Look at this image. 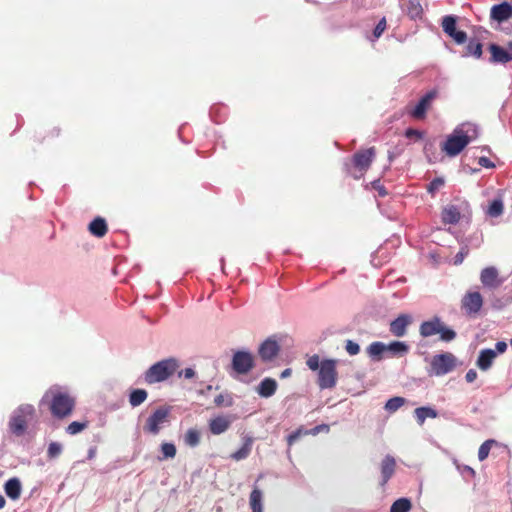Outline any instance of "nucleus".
Masks as SVG:
<instances>
[{
	"label": "nucleus",
	"instance_id": "nucleus-1",
	"mask_svg": "<svg viewBox=\"0 0 512 512\" xmlns=\"http://www.w3.org/2000/svg\"><path fill=\"white\" fill-rule=\"evenodd\" d=\"M479 135L478 126L476 124L466 122L458 125L453 132L447 137L442 145V151L448 156L455 157Z\"/></svg>",
	"mask_w": 512,
	"mask_h": 512
},
{
	"label": "nucleus",
	"instance_id": "nucleus-2",
	"mask_svg": "<svg viewBox=\"0 0 512 512\" xmlns=\"http://www.w3.org/2000/svg\"><path fill=\"white\" fill-rule=\"evenodd\" d=\"M75 398L59 387H51L45 392L40 404H47L51 414L57 419L70 416L75 407Z\"/></svg>",
	"mask_w": 512,
	"mask_h": 512
},
{
	"label": "nucleus",
	"instance_id": "nucleus-3",
	"mask_svg": "<svg viewBox=\"0 0 512 512\" xmlns=\"http://www.w3.org/2000/svg\"><path fill=\"white\" fill-rule=\"evenodd\" d=\"M374 157V147L360 150L356 152L350 160L344 162L343 169L354 179H359L369 169Z\"/></svg>",
	"mask_w": 512,
	"mask_h": 512
},
{
	"label": "nucleus",
	"instance_id": "nucleus-4",
	"mask_svg": "<svg viewBox=\"0 0 512 512\" xmlns=\"http://www.w3.org/2000/svg\"><path fill=\"white\" fill-rule=\"evenodd\" d=\"M179 368L175 358H168L153 364L144 375L147 384L159 383L170 378Z\"/></svg>",
	"mask_w": 512,
	"mask_h": 512
},
{
	"label": "nucleus",
	"instance_id": "nucleus-5",
	"mask_svg": "<svg viewBox=\"0 0 512 512\" xmlns=\"http://www.w3.org/2000/svg\"><path fill=\"white\" fill-rule=\"evenodd\" d=\"M419 332L420 335L425 338L439 334L440 339L445 342H450L456 337V332L446 327L438 317L424 321L420 325Z\"/></svg>",
	"mask_w": 512,
	"mask_h": 512
},
{
	"label": "nucleus",
	"instance_id": "nucleus-6",
	"mask_svg": "<svg viewBox=\"0 0 512 512\" xmlns=\"http://www.w3.org/2000/svg\"><path fill=\"white\" fill-rule=\"evenodd\" d=\"M34 414L35 409L32 405L24 404L19 406L9 421L11 432L16 436L23 435L26 431L28 421L33 418Z\"/></svg>",
	"mask_w": 512,
	"mask_h": 512
},
{
	"label": "nucleus",
	"instance_id": "nucleus-7",
	"mask_svg": "<svg viewBox=\"0 0 512 512\" xmlns=\"http://www.w3.org/2000/svg\"><path fill=\"white\" fill-rule=\"evenodd\" d=\"M337 360L325 359L321 361L320 369L318 370V386L321 389H332L337 384Z\"/></svg>",
	"mask_w": 512,
	"mask_h": 512
},
{
	"label": "nucleus",
	"instance_id": "nucleus-8",
	"mask_svg": "<svg viewBox=\"0 0 512 512\" xmlns=\"http://www.w3.org/2000/svg\"><path fill=\"white\" fill-rule=\"evenodd\" d=\"M457 359L450 353L445 352L433 356L430 363V375L442 376L454 370Z\"/></svg>",
	"mask_w": 512,
	"mask_h": 512
},
{
	"label": "nucleus",
	"instance_id": "nucleus-9",
	"mask_svg": "<svg viewBox=\"0 0 512 512\" xmlns=\"http://www.w3.org/2000/svg\"><path fill=\"white\" fill-rule=\"evenodd\" d=\"M170 409L168 407L157 408L147 419L143 431L147 434L157 435L164 424L169 422Z\"/></svg>",
	"mask_w": 512,
	"mask_h": 512
},
{
	"label": "nucleus",
	"instance_id": "nucleus-10",
	"mask_svg": "<svg viewBox=\"0 0 512 512\" xmlns=\"http://www.w3.org/2000/svg\"><path fill=\"white\" fill-rule=\"evenodd\" d=\"M483 297L478 291H469L461 299V309L468 317H476L483 306Z\"/></svg>",
	"mask_w": 512,
	"mask_h": 512
},
{
	"label": "nucleus",
	"instance_id": "nucleus-11",
	"mask_svg": "<svg viewBox=\"0 0 512 512\" xmlns=\"http://www.w3.org/2000/svg\"><path fill=\"white\" fill-rule=\"evenodd\" d=\"M438 91L436 89H432L426 92L415 105L414 108L408 111L410 117L422 120L426 117V113L428 109L431 107L433 101L437 98Z\"/></svg>",
	"mask_w": 512,
	"mask_h": 512
},
{
	"label": "nucleus",
	"instance_id": "nucleus-12",
	"mask_svg": "<svg viewBox=\"0 0 512 512\" xmlns=\"http://www.w3.org/2000/svg\"><path fill=\"white\" fill-rule=\"evenodd\" d=\"M254 367V357L246 351H237L232 358V368L238 374H247Z\"/></svg>",
	"mask_w": 512,
	"mask_h": 512
},
{
	"label": "nucleus",
	"instance_id": "nucleus-13",
	"mask_svg": "<svg viewBox=\"0 0 512 512\" xmlns=\"http://www.w3.org/2000/svg\"><path fill=\"white\" fill-rule=\"evenodd\" d=\"M457 18L453 15L444 16L442 19L443 31L451 37L457 44H463L467 40V34L464 31L456 29Z\"/></svg>",
	"mask_w": 512,
	"mask_h": 512
},
{
	"label": "nucleus",
	"instance_id": "nucleus-14",
	"mask_svg": "<svg viewBox=\"0 0 512 512\" xmlns=\"http://www.w3.org/2000/svg\"><path fill=\"white\" fill-rule=\"evenodd\" d=\"M480 281L484 287L489 289H497L502 284L498 270L493 266L486 267L481 271Z\"/></svg>",
	"mask_w": 512,
	"mask_h": 512
},
{
	"label": "nucleus",
	"instance_id": "nucleus-15",
	"mask_svg": "<svg viewBox=\"0 0 512 512\" xmlns=\"http://www.w3.org/2000/svg\"><path fill=\"white\" fill-rule=\"evenodd\" d=\"M412 323V317L408 314H401L389 325L390 333L395 337H403L407 333L408 326Z\"/></svg>",
	"mask_w": 512,
	"mask_h": 512
},
{
	"label": "nucleus",
	"instance_id": "nucleus-16",
	"mask_svg": "<svg viewBox=\"0 0 512 512\" xmlns=\"http://www.w3.org/2000/svg\"><path fill=\"white\" fill-rule=\"evenodd\" d=\"M490 17L492 20H495L499 23L512 18V4L509 2H502L500 4L494 5L491 8Z\"/></svg>",
	"mask_w": 512,
	"mask_h": 512
},
{
	"label": "nucleus",
	"instance_id": "nucleus-17",
	"mask_svg": "<svg viewBox=\"0 0 512 512\" xmlns=\"http://www.w3.org/2000/svg\"><path fill=\"white\" fill-rule=\"evenodd\" d=\"M280 346L277 341L269 338L259 347L258 353L263 361H270L279 353Z\"/></svg>",
	"mask_w": 512,
	"mask_h": 512
},
{
	"label": "nucleus",
	"instance_id": "nucleus-18",
	"mask_svg": "<svg viewBox=\"0 0 512 512\" xmlns=\"http://www.w3.org/2000/svg\"><path fill=\"white\" fill-rule=\"evenodd\" d=\"M489 50L491 52L490 62L492 63L506 64L512 60V53L497 44H490Z\"/></svg>",
	"mask_w": 512,
	"mask_h": 512
},
{
	"label": "nucleus",
	"instance_id": "nucleus-19",
	"mask_svg": "<svg viewBox=\"0 0 512 512\" xmlns=\"http://www.w3.org/2000/svg\"><path fill=\"white\" fill-rule=\"evenodd\" d=\"M232 418L229 416H218L210 420L209 429L212 434L219 435L229 429Z\"/></svg>",
	"mask_w": 512,
	"mask_h": 512
},
{
	"label": "nucleus",
	"instance_id": "nucleus-20",
	"mask_svg": "<svg viewBox=\"0 0 512 512\" xmlns=\"http://www.w3.org/2000/svg\"><path fill=\"white\" fill-rule=\"evenodd\" d=\"M395 468V459L390 455L385 456V458L381 462V486H385L389 479L393 476Z\"/></svg>",
	"mask_w": 512,
	"mask_h": 512
},
{
	"label": "nucleus",
	"instance_id": "nucleus-21",
	"mask_svg": "<svg viewBox=\"0 0 512 512\" xmlns=\"http://www.w3.org/2000/svg\"><path fill=\"white\" fill-rule=\"evenodd\" d=\"M496 357V351L492 349H483L479 353L476 365L480 370L486 371L492 366Z\"/></svg>",
	"mask_w": 512,
	"mask_h": 512
},
{
	"label": "nucleus",
	"instance_id": "nucleus-22",
	"mask_svg": "<svg viewBox=\"0 0 512 512\" xmlns=\"http://www.w3.org/2000/svg\"><path fill=\"white\" fill-rule=\"evenodd\" d=\"M277 386L275 379L267 377L259 383L256 391L261 397L269 398L275 394Z\"/></svg>",
	"mask_w": 512,
	"mask_h": 512
},
{
	"label": "nucleus",
	"instance_id": "nucleus-23",
	"mask_svg": "<svg viewBox=\"0 0 512 512\" xmlns=\"http://www.w3.org/2000/svg\"><path fill=\"white\" fill-rule=\"evenodd\" d=\"M4 491L10 499L18 500L22 492V485L20 480L16 477L7 480L4 485Z\"/></svg>",
	"mask_w": 512,
	"mask_h": 512
},
{
	"label": "nucleus",
	"instance_id": "nucleus-24",
	"mask_svg": "<svg viewBox=\"0 0 512 512\" xmlns=\"http://www.w3.org/2000/svg\"><path fill=\"white\" fill-rule=\"evenodd\" d=\"M441 217L444 224H456L459 222L461 214L456 206L448 205L442 210Z\"/></svg>",
	"mask_w": 512,
	"mask_h": 512
},
{
	"label": "nucleus",
	"instance_id": "nucleus-25",
	"mask_svg": "<svg viewBox=\"0 0 512 512\" xmlns=\"http://www.w3.org/2000/svg\"><path fill=\"white\" fill-rule=\"evenodd\" d=\"M89 232L96 236V237H104L108 231V226L104 218L102 217H96L90 224H89Z\"/></svg>",
	"mask_w": 512,
	"mask_h": 512
},
{
	"label": "nucleus",
	"instance_id": "nucleus-26",
	"mask_svg": "<svg viewBox=\"0 0 512 512\" xmlns=\"http://www.w3.org/2000/svg\"><path fill=\"white\" fill-rule=\"evenodd\" d=\"M387 351L386 344L380 341L372 342L367 347L368 355L374 360H381L383 353Z\"/></svg>",
	"mask_w": 512,
	"mask_h": 512
},
{
	"label": "nucleus",
	"instance_id": "nucleus-27",
	"mask_svg": "<svg viewBox=\"0 0 512 512\" xmlns=\"http://www.w3.org/2000/svg\"><path fill=\"white\" fill-rule=\"evenodd\" d=\"M321 428L322 426H316L311 430L299 428L287 437V443L289 446H292L301 436L308 434L316 435L320 432Z\"/></svg>",
	"mask_w": 512,
	"mask_h": 512
},
{
	"label": "nucleus",
	"instance_id": "nucleus-28",
	"mask_svg": "<svg viewBox=\"0 0 512 512\" xmlns=\"http://www.w3.org/2000/svg\"><path fill=\"white\" fill-rule=\"evenodd\" d=\"M252 442L253 441H252L251 438H247L245 440V442L243 443V445L241 446V448H239L237 451H235L231 455V458L236 460V461H240V460L246 459L250 455V453H251Z\"/></svg>",
	"mask_w": 512,
	"mask_h": 512
},
{
	"label": "nucleus",
	"instance_id": "nucleus-29",
	"mask_svg": "<svg viewBox=\"0 0 512 512\" xmlns=\"http://www.w3.org/2000/svg\"><path fill=\"white\" fill-rule=\"evenodd\" d=\"M148 393L144 389H134L129 394V403L132 407H137L146 401Z\"/></svg>",
	"mask_w": 512,
	"mask_h": 512
},
{
	"label": "nucleus",
	"instance_id": "nucleus-30",
	"mask_svg": "<svg viewBox=\"0 0 512 512\" xmlns=\"http://www.w3.org/2000/svg\"><path fill=\"white\" fill-rule=\"evenodd\" d=\"M415 417L419 425H422L426 418H436L437 412L430 407H419L415 409Z\"/></svg>",
	"mask_w": 512,
	"mask_h": 512
},
{
	"label": "nucleus",
	"instance_id": "nucleus-31",
	"mask_svg": "<svg viewBox=\"0 0 512 512\" xmlns=\"http://www.w3.org/2000/svg\"><path fill=\"white\" fill-rule=\"evenodd\" d=\"M387 351L391 352L393 356H403L408 353L409 346L400 341H394L386 345Z\"/></svg>",
	"mask_w": 512,
	"mask_h": 512
},
{
	"label": "nucleus",
	"instance_id": "nucleus-32",
	"mask_svg": "<svg viewBox=\"0 0 512 512\" xmlns=\"http://www.w3.org/2000/svg\"><path fill=\"white\" fill-rule=\"evenodd\" d=\"M250 507L252 512H262V492L256 487L250 493Z\"/></svg>",
	"mask_w": 512,
	"mask_h": 512
},
{
	"label": "nucleus",
	"instance_id": "nucleus-33",
	"mask_svg": "<svg viewBox=\"0 0 512 512\" xmlns=\"http://www.w3.org/2000/svg\"><path fill=\"white\" fill-rule=\"evenodd\" d=\"M412 508V503L408 498L397 499L390 508V512H409Z\"/></svg>",
	"mask_w": 512,
	"mask_h": 512
},
{
	"label": "nucleus",
	"instance_id": "nucleus-34",
	"mask_svg": "<svg viewBox=\"0 0 512 512\" xmlns=\"http://www.w3.org/2000/svg\"><path fill=\"white\" fill-rule=\"evenodd\" d=\"M466 55L480 58L482 56V44L476 39H471L466 46Z\"/></svg>",
	"mask_w": 512,
	"mask_h": 512
},
{
	"label": "nucleus",
	"instance_id": "nucleus-35",
	"mask_svg": "<svg viewBox=\"0 0 512 512\" xmlns=\"http://www.w3.org/2000/svg\"><path fill=\"white\" fill-rule=\"evenodd\" d=\"M496 445H498V443L493 439L483 442L478 450V459L484 461L489 456L491 448Z\"/></svg>",
	"mask_w": 512,
	"mask_h": 512
},
{
	"label": "nucleus",
	"instance_id": "nucleus-36",
	"mask_svg": "<svg viewBox=\"0 0 512 512\" xmlns=\"http://www.w3.org/2000/svg\"><path fill=\"white\" fill-rule=\"evenodd\" d=\"M406 402V399L403 398V397H399V396H396V397H392L390 398L386 404H385V409L386 411H388L389 413H394L396 412L399 408H401Z\"/></svg>",
	"mask_w": 512,
	"mask_h": 512
},
{
	"label": "nucleus",
	"instance_id": "nucleus-37",
	"mask_svg": "<svg viewBox=\"0 0 512 512\" xmlns=\"http://www.w3.org/2000/svg\"><path fill=\"white\" fill-rule=\"evenodd\" d=\"M503 213V202L501 199H495L488 206L487 214L490 217H498Z\"/></svg>",
	"mask_w": 512,
	"mask_h": 512
},
{
	"label": "nucleus",
	"instance_id": "nucleus-38",
	"mask_svg": "<svg viewBox=\"0 0 512 512\" xmlns=\"http://www.w3.org/2000/svg\"><path fill=\"white\" fill-rule=\"evenodd\" d=\"M185 443L190 447H195L200 442V432L196 429H189L185 434Z\"/></svg>",
	"mask_w": 512,
	"mask_h": 512
},
{
	"label": "nucleus",
	"instance_id": "nucleus-39",
	"mask_svg": "<svg viewBox=\"0 0 512 512\" xmlns=\"http://www.w3.org/2000/svg\"><path fill=\"white\" fill-rule=\"evenodd\" d=\"M88 424L89 422L88 421H84V422H78V421H74V422H71L67 428H66V432L70 435H75L77 433H80L81 431H83L84 429H86L88 427Z\"/></svg>",
	"mask_w": 512,
	"mask_h": 512
},
{
	"label": "nucleus",
	"instance_id": "nucleus-40",
	"mask_svg": "<svg viewBox=\"0 0 512 512\" xmlns=\"http://www.w3.org/2000/svg\"><path fill=\"white\" fill-rule=\"evenodd\" d=\"M161 452L163 457L159 458L160 460L167 459V458H174L176 456V447L173 443H162L161 444Z\"/></svg>",
	"mask_w": 512,
	"mask_h": 512
},
{
	"label": "nucleus",
	"instance_id": "nucleus-41",
	"mask_svg": "<svg viewBox=\"0 0 512 512\" xmlns=\"http://www.w3.org/2000/svg\"><path fill=\"white\" fill-rule=\"evenodd\" d=\"M62 453V445L58 442H51L47 449L49 459L57 458Z\"/></svg>",
	"mask_w": 512,
	"mask_h": 512
},
{
	"label": "nucleus",
	"instance_id": "nucleus-42",
	"mask_svg": "<svg viewBox=\"0 0 512 512\" xmlns=\"http://www.w3.org/2000/svg\"><path fill=\"white\" fill-rule=\"evenodd\" d=\"M445 184V180L443 177H436L427 186V192H436L437 190L443 188Z\"/></svg>",
	"mask_w": 512,
	"mask_h": 512
},
{
	"label": "nucleus",
	"instance_id": "nucleus-43",
	"mask_svg": "<svg viewBox=\"0 0 512 512\" xmlns=\"http://www.w3.org/2000/svg\"><path fill=\"white\" fill-rule=\"evenodd\" d=\"M214 403L216 406H226L229 407L233 404V400L229 395L219 394L215 397Z\"/></svg>",
	"mask_w": 512,
	"mask_h": 512
},
{
	"label": "nucleus",
	"instance_id": "nucleus-44",
	"mask_svg": "<svg viewBox=\"0 0 512 512\" xmlns=\"http://www.w3.org/2000/svg\"><path fill=\"white\" fill-rule=\"evenodd\" d=\"M385 29H386V19H385V17H383L382 19L379 20V22L375 26V28L373 30V38L371 40L372 41L377 40L383 34Z\"/></svg>",
	"mask_w": 512,
	"mask_h": 512
},
{
	"label": "nucleus",
	"instance_id": "nucleus-45",
	"mask_svg": "<svg viewBox=\"0 0 512 512\" xmlns=\"http://www.w3.org/2000/svg\"><path fill=\"white\" fill-rule=\"evenodd\" d=\"M422 7L417 0H409V14L411 17H417L421 14Z\"/></svg>",
	"mask_w": 512,
	"mask_h": 512
},
{
	"label": "nucleus",
	"instance_id": "nucleus-46",
	"mask_svg": "<svg viewBox=\"0 0 512 512\" xmlns=\"http://www.w3.org/2000/svg\"><path fill=\"white\" fill-rule=\"evenodd\" d=\"M306 364L312 371H318L320 369L321 361L319 356L314 354L307 359Z\"/></svg>",
	"mask_w": 512,
	"mask_h": 512
},
{
	"label": "nucleus",
	"instance_id": "nucleus-47",
	"mask_svg": "<svg viewBox=\"0 0 512 512\" xmlns=\"http://www.w3.org/2000/svg\"><path fill=\"white\" fill-rule=\"evenodd\" d=\"M345 350L349 355L354 356L360 352V346L352 340H347L345 343Z\"/></svg>",
	"mask_w": 512,
	"mask_h": 512
},
{
	"label": "nucleus",
	"instance_id": "nucleus-48",
	"mask_svg": "<svg viewBox=\"0 0 512 512\" xmlns=\"http://www.w3.org/2000/svg\"><path fill=\"white\" fill-rule=\"evenodd\" d=\"M405 136L409 139L411 138H417V139H420L422 138L423 136V133L417 129H412V128H409L406 130L405 132Z\"/></svg>",
	"mask_w": 512,
	"mask_h": 512
},
{
	"label": "nucleus",
	"instance_id": "nucleus-49",
	"mask_svg": "<svg viewBox=\"0 0 512 512\" xmlns=\"http://www.w3.org/2000/svg\"><path fill=\"white\" fill-rule=\"evenodd\" d=\"M468 249L467 248H462L455 256V260H454V263L457 265V264H461L464 260V258L468 255Z\"/></svg>",
	"mask_w": 512,
	"mask_h": 512
},
{
	"label": "nucleus",
	"instance_id": "nucleus-50",
	"mask_svg": "<svg viewBox=\"0 0 512 512\" xmlns=\"http://www.w3.org/2000/svg\"><path fill=\"white\" fill-rule=\"evenodd\" d=\"M478 164L484 168H493L495 166L494 163L485 156L479 158Z\"/></svg>",
	"mask_w": 512,
	"mask_h": 512
},
{
	"label": "nucleus",
	"instance_id": "nucleus-51",
	"mask_svg": "<svg viewBox=\"0 0 512 512\" xmlns=\"http://www.w3.org/2000/svg\"><path fill=\"white\" fill-rule=\"evenodd\" d=\"M179 377L184 376L186 379L193 378L195 376V371L192 368H186L181 370L178 374Z\"/></svg>",
	"mask_w": 512,
	"mask_h": 512
},
{
	"label": "nucleus",
	"instance_id": "nucleus-52",
	"mask_svg": "<svg viewBox=\"0 0 512 512\" xmlns=\"http://www.w3.org/2000/svg\"><path fill=\"white\" fill-rule=\"evenodd\" d=\"M476 378H477V372L474 369L468 370V372L465 375V379L468 383L475 381Z\"/></svg>",
	"mask_w": 512,
	"mask_h": 512
},
{
	"label": "nucleus",
	"instance_id": "nucleus-53",
	"mask_svg": "<svg viewBox=\"0 0 512 512\" xmlns=\"http://www.w3.org/2000/svg\"><path fill=\"white\" fill-rule=\"evenodd\" d=\"M496 353H504L507 350V344L504 341H498L495 345Z\"/></svg>",
	"mask_w": 512,
	"mask_h": 512
},
{
	"label": "nucleus",
	"instance_id": "nucleus-54",
	"mask_svg": "<svg viewBox=\"0 0 512 512\" xmlns=\"http://www.w3.org/2000/svg\"><path fill=\"white\" fill-rule=\"evenodd\" d=\"M292 374V369L290 368H286L285 370H283L280 374V377L281 378H287L289 377L290 375Z\"/></svg>",
	"mask_w": 512,
	"mask_h": 512
},
{
	"label": "nucleus",
	"instance_id": "nucleus-55",
	"mask_svg": "<svg viewBox=\"0 0 512 512\" xmlns=\"http://www.w3.org/2000/svg\"><path fill=\"white\" fill-rule=\"evenodd\" d=\"M5 504H6L5 498L2 495H0V509L4 508Z\"/></svg>",
	"mask_w": 512,
	"mask_h": 512
},
{
	"label": "nucleus",
	"instance_id": "nucleus-56",
	"mask_svg": "<svg viewBox=\"0 0 512 512\" xmlns=\"http://www.w3.org/2000/svg\"><path fill=\"white\" fill-rule=\"evenodd\" d=\"M508 48H509V50H508V51L512 53V41H510V42L508 43Z\"/></svg>",
	"mask_w": 512,
	"mask_h": 512
}]
</instances>
